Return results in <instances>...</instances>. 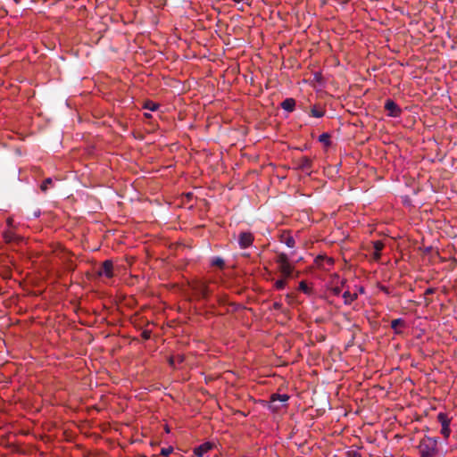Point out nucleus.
<instances>
[{
	"label": "nucleus",
	"instance_id": "12",
	"mask_svg": "<svg viewBox=\"0 0 457 457\" xmlns=\"http://www.w3.org/2000/svg\"><path fill=\"white\" fill-rule=\"evenodd\" d=\"M325 114V111L318 105H313L311 109V115L315 118H321Z\"/></svg>",
	"mask_w": 457,
	"mask_h": 457
},
{
	"label": "nucleus",
	"instance_id": "2",
	"mask_svg": "<svg viewBox=\"0 0 457 457\" xmlns=\"http://www.w3.org/2000/svg\"><path fill=\"white\" fill-rule=\"evenodd\" d=\"M275 262L281 277L285 278L292 277L295 267L290 263L289 258L286 253H278L275 259Z\"/></svg>",
	"mask_w": 457,
	"mask_h": 457
},
{
	"label": "nucleus",
	"instance_id": "1",
	"mask_svg": "<svg viewBox=\"0 0 457 457\" xmlns=\"http://www.w3.org/2000/svg\"><path fill=\"white\" fill-rule=\"evenodd\" d=\"M420 457H445V452L439 446L438 439L425 436L419 445Z\"/></svg>",
	"mask_w": 457,
	"mask_h": 457
},
{
	"label": "nucleus",
	"instance_id": "7",
	"mask_svg": "<svg viewBox=\"0 0 457 457\" xmlns=\"http://www.w3.org/2000/svg\"><path fill=\"white\" fill-rule=\"evenodd\" d=\"M384 248V244L381 241H375L373 243V259L378 261L381 256V251Z\"/></svg>",
	"mask_w": 457,
	"mask_h": 457
},
{
	"label": "nucleus",
	"instance_id": "25",
	"mask_svg": "<svg viewBox=\"0 0 457 457\" xmlns=\"http://www.w3.org/2000/svg\"><path fill=\"white\" fill-rule=\"evenodd\" d=\"M201 295L205 297L207 295V289H206V287L205 286H203L202 287V291H201Z\"/></svg>",
	"mask_w": 457,
	"mask_h": 457
},
{
	"label": "nucleus",
	"instance_id": "14",
	"mask_svg": "<svg viewBox=\"0 0 457 457\" xmlns=\"http://www.w3.org/2000/svg\"><path fill=\"white\" fill-rule=\"evenodd\" d=\"M287 278H285L283 277H281V278L278 279L275 281L274 283V287L277 290H282L286 287L287 286Z\"/></svg>",
	"mask_w": 457,
	"mask_h": 457
},
{
	"label": "nucleus",
	"instance_id": "27",
	"mask_svg": "<svg viewBox=\"0 0 457 457\" xmlns=\"http://www.w3.org/2000/svg\"><path fill=\"white\" fill-rule=\"evenodd\" d=\"M354 455H356V454L354 453ZM353 457H355V456H353Z\"/></svg>",
	"mask_w": 457,
	"mask_h": 457
},
{
	"label": "nucleus",
	"instance_id": "22",
	"mask_svg": "<svg viewBox=\"0 0 457 457\" xmlns=\"http://www.w3.org/2000/svg\"><path fill=\"white\" fill-rule=\"evenodd\" d=\"M172 451L173 449L171 447L162 448L161 451V454L163 456H168Z\"/></svg>",
	"mask_w": 457,
	"mask_h": 457
},
{
	"label": "nucleus",
	"instance_id": "15",
	"mask_svg": "<svg viewBox=\"0 0 457 457\" xmlns=\"http://www.w3.org/2000/svg\"><path fill=\"white\" fill-rule=\"evenodd\" d=\"M289 399V396L286 394H283V395H273L271 396V402H276V401H280L282 403H286L287 400Z\"/></svg>",
	"mask_w": 457,
	"mask_h": 457
},
{
	"label": "nucleus",
	"instance_id": "19",
	"mask_svg": "<svg viewBox=\"0 0 457 457\" xmlns=\"http://www.w3.org/2000/svg\"><path fill=\"white\" fill-rule=\"evenodd\" d=\"M145 109H148L150 111H155L157 110L158 108V104H155V103H153V102H147L145 104Z\"/></svg>",
	"mask_w": 457,
	"mask_h": 457
},
{
	"label": "nucleus",
	"instance_id": "21",
	"mask_svg": "<svg viewBox=\"0 0 457 457\" xmlns=\"http://www.w3.org/2000/svg\"><path fill=\"white\" fill-rule=\"evenodd\" d=\"M52 184V179H46L41 185V190L42 191H46V189L48 188V186Z\"/></svg>",
	"mask_w": 457,
	"mask_h": 457
},
{
	"label": "nucleus",
	"instance_id": "17",
	"mask_svg": "<svg viewBox=\"0 0 457 457\" xmlns=\"http://www.w3.org/2000/svg\"><path fill=\"white\" fill-rule=\"evenodd\" d=\"M212 265L213 266H218V267H220L222 268L223 265H224V261L222 258L220 257H214L212 260Z\"/></svg>",
	"mask_w": 457,
	"mask_h": 457
},
{
	"label": "nucleus",
	"instance_id": "3",
	"mask_svg": "<svg viewBox=\"0 0 457 457\" xmlns=\"http://www.w3.org/2000/svg\"><path fill=\"white\" fill-rule=\"evenodd\" d=\"M96 274L99 278H112L115 275L112 262L111 260L104 261L96 270Z\"/></svg>",
	"mask_w": 457,
	"mask_h": 457
},
{
	"label": "nucleus",
	"instance_id": "13",
	"mask_svg": "<svg viewBox=\"0 0 457 457\" xmlns=\"http://www.w3.org/2000/svg\"><path fill=\"white\" fill-rule=\"evenodd\" d=\"M343 298L345 300V304H351L357 298V294L356 293L352 294L349 291H345L343 294Z\"/></svg>",
	"mask_w": 457,
	"mask_h": 457
},
{
	"label": "nucleus",
	"instance_id": "16",
	"mask_svg": "<svg viewBox=\"0 0 457 457\" xmlns=\"http://www.w3.org/2000/svg\"><path fill=\"white\" fill-rule=\"evenodd\" d=\"M299 290H301L307 295H310L312 294V288L304 281H301L299 283Z\"/></svg>",
	"mask_w": 457,
	"mask_h": 457
},
{
	"label": "nucleus",
	"instance_id": "8",
	"mask_svg": "<svg viewBox=\"0 0 457 457\" xmlns=\"http://www.w3.org/2000/svg\"><path fill=\"white\" fill-rule=\"evenodd\" d=\"M316 263L323 269H328L333 265V260L331 258L320 256L316 259Z\"/></svg>",
	"mask_w": 457,
	"mask_h": 457
},
{
	"label": "nucleus",
	"instance_id": "20",
	"mask_svg": "<svg viewBox=\"0 0 457 457\" xmlns=\"http://www.w3.org/2000/svg\"><path fill=\"white\" fill-rule=\"evenodd\" d=\"M319 140L321 143L328 145L329 144V136L327 133H323L320 136Z\"/></svg>",
	"mask_w": 457,
	"mask_h": 457
},
{
	"label": "nucleus",
	"instance_id": "9",
	"mask_svg": "<svg viewBox=\"0 0 457 457\" xmlns=\"http://www.w3.org/2000/svg\"><path fill=\"white\" fill-rule=\"evenodd\" d=\"M212 445L210 443H204L195 449V454L198 457H202L209 450H211Z\"/></svg>",
	"mask_w": 457,
	"mask_h": 457
},
{
	"label": "nucleus",
	"instance_id": "5",
	"mask_svg": "<svg viewBox=\"0 0 457 457\" xmlns=\"http://www.w3.org/2000/svg\"><path fill=\"white\" fill-rule=\"evenodd\" d=\"M385 109L390 117H399L402 113L401 108L391 99L386 100Z\"/></svg>",
	"mask_w": 457,
	"mask_h": 457
},
{
	"label": "nucleus",
	"instance_id": "24",
	"mask_svg": "<svg viewBox=\"0 0 457 457\" xmlns=\"http://www.w3.org/2000/svg\"><path fill=\"white\" fill-rule=\"evenodd\" d=\"M331 290L335 295H338L341 293V288L338 286L331 287Z\"/></svg>",
	"mask_w": 457,
	"mask_h": 457
},
{
	"label": "nucleus",
	"instance_id": "4",
	"mask_svg": "<svg viewBox=\"0 0 457 457\" xmlns=\"http://www.w3.org/2000/svg\"><path fill=\"white\" fill-rule=\"evenodd\" d=\"M437 420L440 422L442 428H441V434L444 436L445 439H447L450 436L451 429H450V419L448 416L444 413L440 412L437 415Z\"/></svg>",
	"mask_w": 457,
	"mask_h": 457
},
{
	"label": "nucleus",
	"instance_id": "18",
	"mask_svg": "<svg viewBox=\"0 0 457 457\" xmlns=\"http://www.w3.org/2000/svg\"><path fill=\"white\" fill-rule=\"evenodd\" d=\"M403 324V320L401 319H395L391 321V328L395 330H396L397 327L399 325Z\"/></svg>",
	"mask_w": 457,
	"mask_h": 457
},
{
	"label": "nucleus",
	"instance_id": "11",
	"mask_svg": "<svg viewBox=\"0 0 457 457\" xmlns=\"http://www.w3.org/2000/svg\"><path fill=\"white\" fill-rule=\"evenodd\" d=\"M311 166H312V161L310 158L304 156V157H302L299 161V167L303 170H309L311 169Z\"/></svg>",
	"mask_w": 457,
	"mask_h": 457
},
{
	"label": "nucleus",
	"instance_id": "26",
	"mask_svg": "<svg viewBox=\"0 0 457 457\" xmlns=\"http://www.w3.org/2000/svg\"><path fill=\"white\" fill-rule=\"evenodd\" d=\"M280 304L279 303H275V308H279Z\"/></svg>",
	"mask_w": 457,
	"mask_h": 457
},
{
	"label": "nucleus",
	"instance_id": "10",
	"mask_svg": "<svg viewBox=\"0 0 457 457\" xmlns=\"http://www.w3.org/2000/svg\"><path fill=\"white\" fill-rule=\"evenodd\" d=\"M295 106V101L293 98H287L281 104V107L287 112H293Z\"/></svg>",
	"mask_w": 457,
	"mask_h": 457
},
{
	"label": "nucleus",
	"instance_id": "23",
	"mask_svg": "<svg viewBox=\"0 0 457 457\" xmlns=\"http://www.w3.org/2000/svg\"><path fill=\"white\" fill-rule=\"evenodd\" d=\"M286 245L288 247H294L295 246V239L293 237H287L286 240Z\"/></svg>",
	"mask_w": 457,
	"mask_h": 457
},
{
	"label": "nucleus",
	"instance_id": "6",
	"mask_svg": "<svg viewBox=\"0 0 457 457\" xmlns=\"http://www.w3.org/2000/svg\"><path fill=\"white\" fill-rule=\"evenodd\" d=\"M253 237L249 232H242L239 235L238 244L242 249H245L252 245Z\"/></svg>",
	"mask_w": 457,
	"mask_h": 457
}]
</instances>
